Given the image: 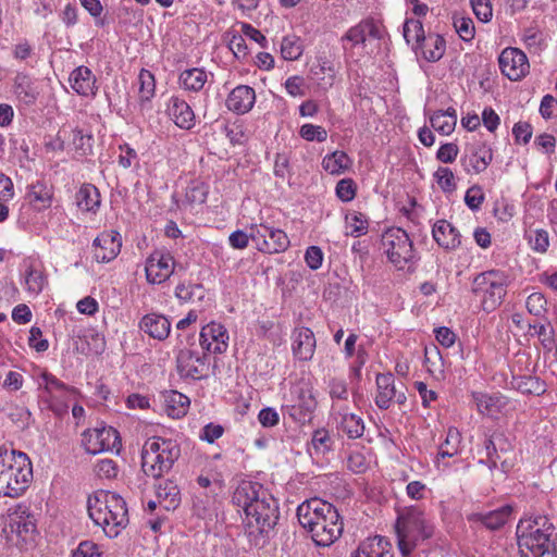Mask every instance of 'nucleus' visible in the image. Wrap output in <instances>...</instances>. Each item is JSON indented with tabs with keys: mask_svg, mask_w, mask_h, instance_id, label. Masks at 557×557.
<instances>
[{
	"mask_svg": "<svg viewBox=\"0 0 557 557\" xmlns=\"http://www.w3.org/2000/svg\"><path fill=\"white\" fill-rule=\"evenodd\" d=\"M469 150L470 153L461 159L466 171L470 172L471 169L476 174L485 171L493 160L492 149L484 144H478L472 145Z\"/></svg>",
	"mask_w": 557,
	"mask_h": 557,
	"instance_id": "nucleus-19",
	"label": "nucleus"
},
{
	"mask_svg": "<svg viewBox=\"0 0 557 557\" xmlns=\"http://www.w3.org/2000/svg\"><path fill=\"white\" fill-rule=\"evenodd\" d=\"M471 5L475 16L481 22L487 23L491 21L493 10L490 0H471Z\"/></svg>",
	"mask_w": 557,
	"mask_h": 557,
	"instance_id": "nucleus-53",
	"label": "nucleus"
},
{
	"mask_svg": "<svg viewBox=\"0 0 557 557\" xmlns=\"http://www.w3.org/2000/svg\"><path fill=\"white\" fill-rule=\"evenodd\" d=\"M250 237L257 244L259 251L278 253L287 250L289 238L283 230L265 224L251 225Z\"/></svg>",
	"mask_w": 557,
	"mask_h": 557,
	"instance_id": "nucleus-10",
	"label": "nucleus"
},
{
	"mask_svg": "<svg viewBox=\"0 0 557 557\" xmlns=\"http://www.w3.org/2000/svg\"><path fill=\"white\" fill-rule=\"evenodd\" d=\"M72 145L76 154L79 157L88 156L92 152L94 137L90 134H84L82 129H72Z\"/></svg>",
	"mask_w": 557,
	"mask_h": 557,
	"instance_id": "nucleus-40",
	"label": "nucleus"
},
{
	"mask_svg": "<svg viewBox=\"0 0 557 557\" xmlns=\"http://www.w3.org/2000/svg\"><path fill=\"white\" fill-rule=\"evenodd\" d=\"M33 481V465L27 454L0 447V496L23 495Z\"/></svg>",
	"mask_w": 557,
	"mask_h": 557,
	"instance_id": "nucleus-5",
	"label": "nucleus"
},
{
	"mask_svg": "<svg viewBox=\"0 0 557 557\" xmlns=\"http://www.w3.org/2000/svg\"><path fill=\"white\" fill-rule=\"evenodd\" d=\"M175 295L177 298L184 301L193 300L194 297H197L198 299L203 298V287L201 284H194V285H185L180 284L175 289Z\"/></svg>",
	"mask_w": 557,
	"mask_h": 557,
	"instance_id": "nucleus-47",
	"label": "nucleus"
},
{
	"mask_svg": "<svg viewBox=\"0 0 557 557\" xmlns=\"http://www.w3.org/2000/svg\"><path fill=\"white\" fill-rule=\"evenodd\" d=\"M47 283L48 280L44 270L36 268L33 262H29L25 270V284L27 290L38 295Z\"/></svg>",
	"mask_w": 557,
	"mask_h": 557,
	"instance_id": "nucleus-36",
	"label": "nucleus"
},
{
	"mask_svg": "<svg viewBox=\"0 0 557 557\" xmlns=\"http://www.w3.org/2000/svg\"><path fill=\"white\" fill-rule=\"evenodd\" d=\"M434 175L444 191H453L456 189L455 176L450 169L438 168Z\"/></svg>",
	"mask_w": 557,
	"mask_h": 557,
	"instance_id": "nucleus-51",
	"label": "nucleus"
},
{
	"mask_svg": "<svg viewBox=\"0 0 557 557\" xmlns=\"http://www.w3.org/2000/svg\"><path fill=\"white\" fill-rule=\"evenodd\" d=\"M175 261L169 252L156 250L146 260V278L151 284H161L174 273Z\"/></svg>",
	"mask_w": 557,
	"mask_h": 557,
	"instance_id": "nucleus-14",
	"label": "nucleus"
},
{
	"mask_svg": "<svg viewBox=\"0 0 557 557\" xmlns=\"http://www.w3.org/2000/svg\"><path fill=\"white\" fill-rule=\"evenodd\" d=\"M304 52V45L300 37L296 35H287L283 37L281 42V54L283 59L288 61L298 60Z\"/></svg>",
	"mask_w": 557,
	"mask_h": 557,
	"instance_id": "nucleus-38",
	"label": "nucleus"
},
{
	"mask_svg": "<svg viewBox=\"0 0 557 557\" xmlns=\"http://www.w3.org/2000/svg\"><path fill=\"white\" fill-rule=\"evenodd\" d=\"M207 196L208 189L201 183L191 185L186 190V199L189 203H203Z\"/></svg>",
	"mask_w": 557,
	"mask_h": 557,
	"instance_id": "nucleus-54",
	"label": "nucleus"
},
{
	"mask_svg": "<svg viewBox=\"0 0 557 557\" xmlns=\"http://www.w3.org/2000/svg\"><path fill=\"white\" fill-rule=\"evenodd\" d=\"M72 88L82 96L94 95L96 77L87 66H78L70 75Z\"/></svg>",
	"mask_w": 557,
	"mask_h": 557,
	"instance_id": "nucleus-28",
	"label": "nucleus"
},
{
	"mask_svg": "<svg viewBox=\"0 0 557 557\" xmlns=\"http://www.w3.org/2000/svg\"><path fill=\"white\" fill-rule=\"evenodd\" d=\"M306 262L311 270H318L322 265L323 252L318 246H310L305 255Z\"/></svg>",
	"mask_w": 557,
	"mask_h": 557,
	"instance_id": "nucleus-62",
	"label": "nucleus"
},
{
	"mask_svg": "<svg viewBox=\"0 0 557 557\" xmlns=\"http://www.w3.org/2000/svg\"><path fill=\"white\" fill-rule=\"evenodd\" d=\"M181 456V447L173 440L154 436L145 442L141 449V469L153 479L169 472Z\"/></svg>",
	"mask_w": 557,
	"mask_h": 557,
	"instance_id": "nucleus-7",
	"label": "nucleus"
},
{
	"mask_svg": "<svg viewBox=\"0 0 557 557\" xmlns=\"http://www.w3.org/2000/svg\"><path fill=\"white\" fill-rule=\"evenodd\" d=\"M419 48L422 49L423 58L426 61L436 62L445 53L446 41L441 35H429Z\"/></svg>",
	"mask_w": 557,
	"mask_h": 557,
	"instance_id": "nucleus-33",
	"label": "nucleus"
},
{
	"mask_svg": "<svg viewBox=\"0 0 557 557\" xmlns=\"http://www.w3.org/2000/svg\"><path fill=\"white\" fill-rule=\"evenodd\" d=\"M431 126L442 135H449L454 132L456 124L451 116L443 114V110L434 112L430 116Z\"/></svg>",
	"mask_w": 557,
	"mask_h": 557,
	"instance_id": "nucleus-42",
	"label": "nucleus"
},
{
	"mask_svg": "<svg viewBox=\"0 0 557 557\" xmlns=\"http://www.w3.org/2000/svg\"><path fill=\"white\" fill-rule=\"evenodd\" d=\"M508 385L510 388L523 394L540 396L546 392V384L537 376L512 375Z\"/></svg>",
	"mask_w": 557,
	"mask_h": 557,
	"instance_id": "nucleus-26",
	"label": "nucleus"
},
{
	"mask_svg": "<svg viewBox=\"0 0 557 557\" xmlns=\"http://www.w3.org/2000/svg\"><path fill=\"white\" fill-rule=\"evenodd\" d=\"M83 445L88 454H99L106 450L120 451L121 438L112 426L88 429L83 433Z\"/></svg>",
	"mask_w": 557,
	"mask_h": 557,
	"instance_id": "nucleus-11",
	"label": "nucleus"
},
{
	"mask_svg": "<svg viewBox=\"0 0 557 557\" xmlns=\"http://www.w3.org/2000/svg\"><path fill=\"white\" fill-rule=\"evenodd\" d=\"M454 27L462 40L470 41L473 39L475 30L470 17H455Z\"/></svg>",
	"mask_w": 557,
	"mask_h": 557,
	"instance_id": "nucleus-46",
	"label": "nucleus"
},
{
	"mask_svg": "<svg viewBox=\"0 0 557 557\" xmlns=\"http://www.w3.org/2000/svg\"><path fill=\"white\" fill-rule=\"evenodd\" d=\"M483 201L484 194L481 186L473 185L466 191L465 202L471 210H479Z\"/></svg>",
	"mask_w": 557,
	"mask_h": 557,
	"instance_id": "nucleus-52",
	"label": "nucleus"
},
{
	"mask_svg": "<svg viewBox=\"0 0 557 557\" xmlns=\"http://www.w3.org/2000/svg\"><path fill=\"white\" fill-rule=\"evenodd\" d=\"M157 496L164 507L165 510H174L181 504V492L174 482L165 481L164 484H160L157 490Z\"/></svg>",
	"mask_w": 557,
	"mask_h": 557,
	"instance_id": "nucleus-32",
	"label": "nucleus"
},
{
	"mask_svg": "<svg viewBox=\"0 0 557 557\" xmlns=\"http://www.w3.org/2000/svg\"><path fill=\"white\" fill-rule=\"evenodd\" d=\"M478 409L481 413L493 414L499 411L504 405L502 397L498 395L479 394L474 396Z\"/></svg>",
	"mask_w": 557,
	"mask_h": 557,
	"instance_id": "nucleus-41",
	"label": "nucleus"
},
{
	"mask_svg": "<svg viewBox=\"0 0 557 557\" xmlns=\"http://www.w3.org/2000/svg\"><path fill=\"white\" fill-rule=\"evenodd\" d=\"M458 152V146L454 143H448L440 147L436 158L443 163H451L456 160Z\"/></svg>",
	"mask_w": 557,
	"mask_h": 557,
	"instance_id": "nucleus-57",
	"label": "nucleus"
},
{
	"mask_svg": "<svg viewBox=\"0 0 557 557\" xmlns=\"http://www.w3.org/2000/svg\"><path fill=\"white\" fill-rule=\"evenodd\" d=\"M294 406H296V409L300 408L304 412L312 414L317 407V401L310 391L301 389Z\"/></svg>",
	"mask_w": 557,
	"mask_h": 557,
	"instance_id": "nucleus-56",
	"label": "nucleus"
},
{
	"mask_svg": "<svg viewBox=\"0 0 557 557\" xmlns=\"http://www.w3.org/2000/svg\"><path fill=\"white\" fill-rule=\"evenodd\" d=\"M397 545L404 557L409 556L420 541L433 535V527L426 523L423 511L418 507H406L398 511L395 522Z\"/></svg>",
	"mask_w": 557,
	"mask_h": 557,
	"instance_id": "nucleus-6",
	"label": "nucleus"
},
{
	"mask_svg": "<svg viewBox=\"0 0 557 557\" xmlns=\"http://www.w3.org/2000/svg\"><path fill=\"white\" fill-rule=\"evenodd\" d=\"M73 557H101L98 546L89 541L82 542L74 552Z\"/></svg>",
	"mask_w": 557,
	"mask_h": 557,
	"instance_id": "nucleus-64",
	"label": "nucleus"
},
{
	"mask_svg": "<svg viewBox=\"0 0 557 557\" xmlns=\"http://www.w3.org/2000/svg\"><path fill=\"white\" fill-rule=\"evenodd\" d=\"M255 101L256 94L253 88L247 85H239L230 92L226 99V107L237 114H244L252 109Z\"/></svg>",
	"mask_w": 557,
	"mask_h": 557,
	"instance_id": "nucleus-18",
	"label": "nucleus"
},
{
	"mask_svg": "<svg viewBox=\"0 0 557 557\" xmlns=\"http://www.w3.org/2000/svg\"><path fill=\"white\" fill-rule=\"evenodd\" d=\"M232 502L244 510L248 525H256L261 534L269 535L277 524L278 502L260 484L243 482L233 493Z\"/></svg>",
	"mask_w": 557,
	"mask_h": 557,
	"instance_id": "nucleus-1",
	"label": "nucleus"
},
{
	"mask_svg": "<svg viewBox=\"0 0 557 557\" xmlns=\"http://www.w3.org/2000/svg\"><path fill=\"white\" fill-rule=\"evenodd\" d=\"M404 38L407 44H414L417 49L428 37L424 35L422 23L419 20L410 18L404 24Z\"/></svg>",
	"mask_w": 557,
	"mask_h": 557,
	"instance_id": "nucleus-39",
	"label": "nucleus"
},
{
	"mask_svg": "<svg viewBox=\"0 0 557 557\" xmlns=\"http://www.w3.org/2000/svg\"><path fill=\"white\" fill-rule=\"evenodd\" d=\"M502 73L510 81H519L529 73L530 64L523 51L518 48H505L498 58Z\"/></svg>",
	"mask_w": 557,
	"mask_h": 557,
	"instance_id": "nucleus-13",
	"label": "nucleus"
},
{
	"mask_svg": "<svg viewBox=\"0 0 557 557\" xmlns=\"http://www.w3.org/2000/svg\"><path fill=\"white\" fill-rule=\"evenodd\" d=\"M546 304L547 301L543 294L533 293L528 297L525 306L531 314L540 317L546 311Z\"/></svg>",
	"mask_w": 557,
	"mask_h": 557,
	"instance_id": "nucleus-50",
	"label": "nucleus"
},
{
	"mask_svg": "<svg viewBox=\"0 0 557 557\" xmlns=\"http://www.w3.org/2000/svg\"><path fill=\"white\" fill-rule=\"evenodd\" d=\"M511 513L512 507L505 505L488 512H473L468 516V521L479 523L490 531H496L507 523Z\"/></svg>",
	"mask_w": 557,
	"mask_h": 557,
	"instance_id": "nucleus-17",
	"label": "nucleus"
},
{
	"mask_svg": "<svg viewBox=\"0 0 557 557\" xmlns=\"http://www.w3.org/2000/svg\"><path fill=\"white\" fill-rule=\"evenodd\" d=\"M351 557H394L391 543L376 535L362 542Z\"/></svg>",
	"mask_w": 557,
	"mask_h": 557,
	"instance_id": "nucleus-24",
	"label": "nucleus"
},
{
	"mask_svg": "<svg viewBox=\"0 0 557 557\" xmlns=\"http://www.w3.org/2000/svg\"><path fill=\"white\" fill-rule=\"evenodd\" d=\"M293 352L301 361H308L313 357L315 337L309 327H297L294 331Z\"/></svg>",
	"mask_w": 557,
	"mask_h": 557,
	"instance_id": "nucleus-20",
	"label": "nucleus"
},
{
	"mask_svg": "<svg viewBox=\"0 0 557 557\" xmlns=\"http://www.w3.org/2000/svg\"><path fill=\"white\" fill-rule=\"evenodd\" d=\"M140 101H148L154 95V76L148 70L143 69L138 75Z\"/></svg>",
	"mask_w": 557,
	"mask_h": 557,
	"instance_id": "nucleus-43",
	"label": "nucleus"
},
{
	"mask_svg": "<svg viewBox=\"0 0 557 557\" xmlns=\"http://www.w3.org/2000/svg\"><path fill=\"white\" fill-rule=\"evenodd\" d=\"M380 28L372 20H366L352 26L343 36L342 40L350 41L352 46L364 44L368 38H380Z\"/></svg>",
	"mask_w": 557,
	"mask_h": 557,
	"instance_id": "nucleus-27",
	"label": "nucleus"
},
{
	"mask_svg": "<svg viewBox=\"0 0 557 557\" xmlns=\"http://www.w3.org/2000/svg\"><path fill=\"white\" fill-rule=\"evenodd\" d=\"M329 388L332 399L346 400L348 398V388L345 381L332 379L329 383Z\"/></svg>",
	"mask_w": 557,
	"mask_h": 557,
	"instance_id": "nucleus-59",
	"label": "nucleus"
},
{
	"mask_svg": "<svg viewBox=\"0 0 557 557\" xmlns=\"http://www.w3.org/2000/svg\"><path fill=\"white\" fill-rule=\"evenodd\" d=\"M41 377L46 384L45 392L51 397H53V394H52L53 391H58L62 395H64L66 393H76L75 387L67 386L66 384H64L62 381H60L58 377H55L54 375H52L50 373L46 372L41 375Z\"/></svg>",
	"mask_w": 557,
	"mask_h": 557,
	"instance_id": "nucleus-45",
	"label": "nucleus"
},
{
	"mask_svg": "<svg viewBox=\"0 0 557 557\" xmlns=\"http://www.w3.org/2000/svg\"><path fill=\"white\" fill-rule=\"evenodd\" d=\"M176 368L181 377L201 380L208 376L207 355L190 349H181L176 357Z\"/></svg>",
	"mask_w": 557,
	"mask_h": 557,
	"instance_id": "nucleus-12",
	"label": "nucleus"
},
{
	"mask_svg": "<svg viewBox=\"0 0 557 557\" xmlns=\"http://www.w3.org/2000/svg\"><path fill=\"white\" fill-rule=\"evenodd\" d=\"M139 327L150 337L164 341L170 334L171 322L162 314L149 313L141 319Z\"/></svg>",
	"mask_w": 557,
	"mask_h": 557,
	"instance_id": "nucleus-23",
	"label": "nucleus"
},
{
	"mask_svg": "<svg viewBox=\"0 0 557 557\" xmlns=\"http://www.w3.org/2000/svg\"><path fill=\"white\" fill-rule=\"evenodd\" d=\"M460 442V434L457 429H448L445 443L440 447L438 456L442 458L453 457L458 453V444Z\"/></svg>",
	"mask_w": 557,
	"mask_h": 557,
	"instance_id": "nucleus-44",
	"label": "nucleus"
},
{
	"mask_svg": "<svg viewBox=\"0 0 557 557\" xmlns=\"http://www.w3.org/2000/svg\"><path fill=\"white\" fill-rule=\"evenodd\" d=\"M42 332L39 327L33 326L29 331L28 344L32 348L36 349V351L41 352L48 349V341L41 338Z\"/></svg>",
	"mask_w": 557,
	"mask_h": 557,
	"instance_id": "nucleus-60",
	"label": "nucleus"
},
{
	"mask_svg": "<svg viewBox=\"0 0 557 557\" xmlns=\"http://www.w3.org/2000/svg\"><path fill=\"white\" fill-rule=\"evenodd\" d=\"M87 511L109 537L119 535L129 522L126 502L113 492L98 490L87 498Z\"/></svg>",
	"mask_w": 557,
	"mask_h": 557,
	"instance_id": "nucleus-4",
	"label": "nucleus"
},
{
	"mask_svg": "<svg viewBox=\"0 0 557 557\" xmlns=\"http://www.w3.org/2000/svg\"><path fill=\"white\" fill-rule=\"evenodd\" d=\"M52 196V189L38 181L29 186L26 198L37 210H42L51 206Z\"/></svg>",
	"mask_w": 557,
	"mask_h": 557,
	"instance_id": "nucleus-31",
	"label": "nucleus"
},
{
	"mask_svg": "<svg viewBox=\"0 0 557 557\" xmlns=\"http://www.w3.org/2000/svg\"><path fill=\"white\" fill-rule=\"evenodd\" d=\"M15 532L20 536H26L36 532V523L33 516L27 515L26 517L20 516L18 520L14 521Z\"/></svg>",
	"mask_w": 557,
	"mask_h": 557,
	"instance_id": "nucleus-55",
	"label": "nucleus"
},
{
	"mask_svg": "<svg viewBox=\"0 0 557 557\" xmlns=\"http://www.w3.org/2000/svg\"><path fill=\"white\" fill-rule=\"evenodd\" d=\"M351 160L346 152L336 150L323 158L322 166L330 174H341L348 170Z\"/></svg>",
	"mask_w": 557,
	"mask_h": 557,
	"instance_id": "nucleus-34",
	"label": "nucleus"
},
{
	"mask_svg": "<svg viewBox=\"0 0 557 557\" xmlns=\"http://www.w3.org/2000/svg\"><path fill=\"white\" fill-rule=\"evenodd\" d=\"M258 420L263 428H272L278 424L280 416L274 408L267 407L260 410Z\"/></svg>",
	"mask_w": 557,
	"mask_h": 557,
	"instance_id": "nucleus-58",
	"label": "nucleus"
},
{
	"mask_svg": "<svg viewBox=\"0 0 557 557\" xmlns=\"http://www.w3.org/2000/svg\"><path fill=\"white\" fill-rule=\"evenodd\" d=\"M532 248L539 252H545L549 246L548 233L544 230H536L534 236L530 237Z\"/></svg>",
	"mask_w": 557,
	"mask_h": 557,
	"instance_id": "nucleus-63",
	"label": "nucleus"
},
{
	"mask_svg": "<svg viewBox=\"0 0 557 557\" xmlns=\"http://www.w3.org/2000/svg\"><path fill=\"white\" fill-rule=\"evenodd\" d=\"M377 395L375 404L380 409H387L396 396L395 379L393 374H377L376 376Z\"/></svg>",
	"mask_w": 557,
	"mask_h": 557,
	"instance_id": "nucleus-29",
	"label": "nucleus"
},
{
	"mask_svg": "<svg viewBox=\"0 0 557 557\" xmlns=\"http://www.w3.org/2000/svg\"><path fill=\"white\" fill-rule=\"evenodd\" d=\"M341 430L351 440L360 438L364 433L362 418L347 411L341 412Z\"/></svg>",
	"mask_w": 557,
	"mask_h": 557,
	"instance_id": "nucleus-37",
	"label": "nucleus"
},
{
	"mask_svg": "<svg viewBox=\"0 0 557 557\" xmlns=\"http://www.w3.org/2000/svg\"><path fill=\"white\" fill-rule=\"evenodd\" d=\"M381 243L388 260L398 269H404L416 257L409 235L400 227L388 228L382 235Z\"/></svg>",
	"mask_w": 557,
	"mask_h": 557,
	"instance_id": "nucleus-9",
	"label": "nucleus"
},
{
	"mask_svg": "<svg viewBox=\"0 0 557 557\" xmlns=\"http://www.w3.org/2000/svg\"><path fill=\"white\" fill-rule=\"evenodd\" d=\"M227 331L219 323H210L202 327L199 342L203 350L213 354H223L227 349Z\"/></svg>",
	"mask_w": 557,
	"mask_h": 557,
	"instance_id": "nucleus-15",
	"label": "nucleus"
},
{
	"mask_svg": "<svg viewBox=\"0 0 557 557\" xmlns=\"http://www.w3.org/2000/svg\"><path fill=\"white\" fill-rule=\"evenodd\" d=\"M76 203L81 210L96 213L101 205L99 189L90 183L83 184L76 193Z\"/></svg>",
	"mask_w": 557,
	"mask_h": 557,
	"instance_id": "nucleus-30",
	"label": "nucleus"
},
{
	"mask_svg": "<svg viewBox=\"0 0 557 557\" xmlns=\"http://www.w3.org/2000/svg\"><path fill=\"white\" fill-rule=\"evenodd\" d=\"M299 134L304 139L308 141L317 140L319 143H323L327 138V132L325 131V128L313 124L302 125L300 127Z\"/></svg>",
	"mask_w": 557,
	"mask_h": 557,
	"instance_id": "nucleus-48",
	"label": "nucleus"
},
{
	"mask_svg": "<svg viewBox=\"0 0 557 557\" xmlns=\"http://www.w3.org/2000/svg\"><path fill=\"white\" fill-rule=\"evenodd\" d=\"M168 111L180 128L190 129L195 125V113L184 99L176 96L171 97Z\"/></svg>",
	"mask_w": 557,
	"mask_h": 557,
	"instance_id": "nucleus-21",
	"label": "nucleus"
},
{
	"mask_svg": "<svg viewBox=\"0 0 557 557\" xmlns=\"http://www.w3.org/2000/svg\"><path fill=\"white\" fill-rule=\"evenodd\" d=\"M434 240L446 250H454L461 244V236L448 221H437L432 230Z\"/></svg>",
	"mask_w": 557,
	"mask_h": 557,
	"instance_id": "nucleus-22",
	"label": "nucleus"
},
{
	"mask_svg": "<svg viewBox=\"0 0 557 557\" xmlns=\"http://www.w3.org/2000/svg\"><path fill=\"white\" fill-rule=\"evenodd\" d=\"M180 82L184 89L199 91L207 82V73L205 70L198 67L185 70L180 75Z\"/></svg>",
	"mask_w": 557,
	"mask_h": 557,
	"instance_id": "nucleus-35",
	"label": "nucleus"
},
{
	"mask_svg": "<svg viewBox=\"0 0 557 557\" xmlns=\"http://www.w3.org/2000/svg\"><path fill=\"white\" fill-rule=\"evenodd\" d=\"M516 534L520 557H557L555 527L546 517L521 519Z\"/></svg>",
	"mask_w": 557,
	"mask_h": 557,
	"instance_id": "nucleus-3",
	"label": "nucleus"
},
{
	"mask_svg": "<svg viewBox=\"0 0 557 557\" xmlns=\"http://www.w3.org/2000/svg\"><path fill=\"white\" fill-rule=\"evenodd\" d=\"M357 191V185L351 178H343L336 185V196L343 202L351 201Z\"/></svg>",
	"mask_w": 557,
	"mask_h": 557,
	"instance_id": "nucleus-49",
	"label": "nucleus"
},
{
	"mask_svg": "<svg viewBox=\"0 0 557 557\" xmlns=\"http://www.w3.org/2000/svg\"><path fill=\"white\" fill-rule=\"evenodd\" d=\"M297 518L318 546H330L344 530L338 510L318 497L302 502L297 508Z\"/></svg>",
	"mask_w": 557,
	"mask_h": 557,
	"instance_id": "nucleus-2",
	"label": "nucleus"
},
{
	"mask_svg": "<svg viewBox=\"0 0 557 557\" xmlns=\"http://www.w3.org/2000/svg\"><path fill=\"white\" fill-rule=\"evenodd\" d=\"M163 408L171 418H182L187 413L190 400L177 391H165L162 393Z\"/></svg>",
	"mask_w": 557,
	"mask_h": 557,
	"instance_id": "nucleus-25",
	"label": "nucleus"
},
{
	"mask_svg": "<svg viewBox=\"0 0 557 557\" xmlns=\"http://www.w3.org/2000/svg\"><path fill=\"white\" fill-rule=\"evenodd\" d=\"M516 143L528 144L532 137V126L527 122H518L512 128Z\"/></svg>",
	"mask_w": 557,
	"mask_h": 557,
	"instance_id": "nucleus-61",
	"label": "nucleus"
},
{
	"mask_svg": "<svg viewBox=\"0 0 557 557\" xmlns=\"http://www.w3.org/2000/svg\"><path fill=\"white\" fill-rule=\"evenodd\" d=\"M119 236L117 232H104L95 238L94 257L98 262H109L120 253L122 243Z\"/></svg>",
	"mask_w": 557,
	"mask_h": 557,
	"instance_id": "nucleus-16",
	"label": "nucleus"
},
{
	"mask_svg": "<svg viewBox=\"0 0 557 557\" xmlns=\"http://www.w3.org/2000/svg\"><path fill=\"white\" fill-rule=\"evenodd\" d=\"M472 293L481 299L484 311H494L506 295V276L494 270L480 273L472 282Z\"/></svg>",
	"mask_w": 557,
	"mask_h": 557,
	"instance_id": "nucleus-8",
	"label": "nucleus"
}]
</instances>
